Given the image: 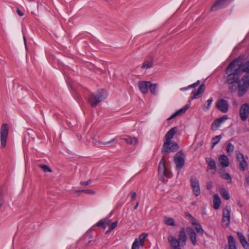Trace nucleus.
<instances>
[{
	"mask_svg": "<svg viewBox=\"0 0 249 249\" xmlns=\"http://www.w3.org/2000/svg\"><path fill=\"white\" fill-rule=\"evenodd\" d=\"M237 234L243 247L245 249H249V244L247 241L243 234L240 232H237Z\"/></svg>",
	"mask_w": 249,
	"mask_h": 249,
	"instance_id": "obj_21",
	"label": "nucleus"
},
{
	"mask_svg": "<svg viewBox=\"0 0 249 249\" xmlns=\"http://www.w3.org/2000/svg\"><path fill=\"white\" fill-rule=\"evenodd\" d=\"M236 159L239 163V169L242 171H244L248 166V162L246 160L248 157L246 156L245 158L244 155L239 151H236Z\"/></svg>",
	"mask_w": 249,
	"mask_h": 249,
	"instance_id": "obj_4",
	"label": "nucleus"
},
{
	"mask_svg": "<svg viewBox=\"0 0 249 249\" xmlns=\"http://www.w3.org/2000/svg\"><path fill=\"white\" fill-rule=\"evenodd\" d=\"M236 61L231 62L225 70L224 84L228 85L231 92L238 91L239 97L243 96L249 88V74L242 75V73L235 65Z\"/></svg>",
	"mask_w": 249,
	"mask_h": 249,
	"instance_id": "obj_1",
	"label": "nucleus"
},
{
	"mask_svg": "<svg viewBox=\"0 0 249 249\" xmlns=\"http://www.w3.org/2000/svg\"><path fill=\"white\" fill-rule=\"evenodd\" d=\"M240 117L243 121L247 120L249 114V105L247 103L243 104L240 108Z\"/></svg>",
	"mask_w": 249,
	"mask_h": 249,
	"instance_id": "obj_10",
	"label": "nucleus"
},
{
	"mask_svg": "<svg viewBox=\"0 0 249 249\" xmlns=\"http://www.w3.org/2000/svg\"><path fill=\"white\" fill-rule=\"evenodd\" d=\"M177 116V115L176 113V112L173 113L168 119V120H171L172 119H173L174 118H175V117Z\"/></svg>",
	"mask_w": 249,
	"mask_h": 249,
	"instance_id": "obj_50",
	"label": "nucleus"
},
{
	"mask_svg": "<svg viewBox=\"0 0 249 249\" xmlns=\"http://www.w3.org/2000/svg\"><path fill=\"white\" fill-rule=\"evenodd\" d=\"M9 128L7 124H3L1 125L0 130V144L2 148L5 146L7 139L8 135Z\"/></svg>",
	"mask_w": 249,
	"mask_h": 249,
	"instance_id": "obj_5",
	"label": "nucleus"
},
{
	"mask_svg": "<svg viewBox=\"0 0 249 249\" xmlns=\"http://www.w3.org/2000/svg\"><path fill=\"white\" fill-rule=\"evenodd\" d=\"M225 249H237L236 241L232 236H228V245L225 247Z\"/></svg>",
	"mask_w": 249,
	"mask_h": 249,
	"instance_id": "obj_20",
	"label": "nucleus"
},
{
	"mask_svg": "<svg viewBox=\"0 0 249 249\" xmlns=\"http://www.w3.org/2000/svg\"><path fill=\"white\" fill-rule=\"evenodd\" d=\"M17 12L18 15L20 17H22L23 16L24 14L23 12H22L18 8L17 9Z\"/></svg>",
	"mask_w": 249,
	"mask_h": 249,
	"instance_id": "obj_48",
	"label": "nucleus"
},
{
	"mask_svg": "<svg viewBox=\"0 0 249 249\" xmlns=\"http://www.w3.org/2000/svg\"><path fill=\"white\" fill-rule=\"evenodd\" d=\"M228 118L227 115H223L220 118H219L215 120L212 124V129L213 130H216L218 127L220 126L221 124L223 123L225 121L227 120Z\"/></svg>",
	"mask_w": 249,
	"mask_h": 249,
	"instance_id": "obj_15",
	"label": "nucleus"
},
{
	"mask_svg": "<svg viewBox=\"0 0 249 249\" xmlns=\"http://www.w3.org/2000/svg\"><path fill=\"white\" fill-rule=\"evenodd\" d=\"M104 221L105 223V226H106V225H107L108 227H109V225H110L111 223V220L108 219H104Z\"/></svg>",
	"mask_w": 249,
	"mask_h": 249,
	"instance_id": "obj_45",
	"label": "nucleus"
},
{
	"mask_svg": "<svg viewBox=\"0 0 249 249\" xmlns=\"http://www.w3.org/2000/svg\"><path fill=\"white\" fill-rule=\"evenodd\" d=\"M178 130L177 127L171 128L165 136V141L173 142L171 139L173 138Z\"/></svg>",
	"mask_w": 249,
	"mask_h": 249,
	"instance_id": "obj_18",
	"label": "nucleus"
},
{
	"mask_svg": "<svg viewBox=\"0 0 249 249\" xmlns=\"http://www.w3.org/2000/svg\"><path fill=\"white\" fill-rule=\"evenodd\" d=\"M137 196V194L136 192H133L131 194V201L134 200Z\"/></svg>",
	"mask_w": 249,
	"mask_h": 249,
	"instance_id": "obj_46",
	"label": "nucleus"
},
{
	"mask_svg": "<svg viewBox=\"0 0 249 249\" xmlns=\"http://www.w3.org/2000/svg\"><path fill=\"white\" fill-rule=\"evenodd\" d=\"M233 61H236V63L235 65L237 66V68L239 70L240 72L242 73L243 72H245L247 73H249V61L243 63L241 61V59L240 57L238 58L234 59Z\"/></svg>",
	"mask_w": 249,
	"mask_h": 249,
	"instance_id": "obj_7",
	"label": "nucleus"
},
{
	"mask_svg": "<svg viewBox=\"0 0 249 249\" xmlns=\"http://www.w3.org/2000/svg\"><path fill=\"white\" fill-rule=\"evenodd\" d=\"M139 246H140V243L138 242V240L137 239H136L132 244L131 249H139Z\"/></svg>",
	"mask_w": 249,
	"mask_h": 249,
	"instance_id": "obj_39",
	"label": "nucleus"
},
{
	"mask_svg": "<svg viewBox=\"0 0 249 249\" xmlns=\"http://www.w3.org/2000/svg\"><path fill=\"white\" fill-rule=\"evenodd\" d=\"M216 107L222 112L226 113L228 111L229 106L226 100L221 99L217 101Z\"/></svg>",
	"mask_w": 249,
	"mask_h": 249,
	"instance_id": "obj_12",
	"label": "nucleus"
},
{
	"mask_svg": "<svg viewBox=\"0 0 249 249\" xmlns=\"http://www.w3.org/2000/svg\"><path fill=\"white\" fill-rule=\"evenodd\" d=\"M150 82L149 81H141L138 84L140 90L143 94H146L148 92V89Z\"/></svg>",
	"mask_w": 249,
	"mask_h": 249,
	"instance_id": "obj_16",
	"label": "nucleus"
},
{
	"mask_svg": "<svg viewBox=\"0 0 249 249\" xmlns=\"http://www.w3.org/2000/svg\"><path fill=\"white\" fill-rule=\"evenodd\" d=\"M23 38H24V41L25 44L26 45V41L25 37L24 36H23Z\"/></svg>",
	"mask_w": 249,
	"mask_h": 249,
	"instance_id": "obj_56",
	"label": "nucleus"
},
{
	"mask_svg": "<svg viewBox=\"0 0 249 249\" xmlns=\"http://www.w3.org/2000/svg\"><path fill=\"white\" fill-rule=\"evenodd\" d=\"M189 86L187 87H184V88H182L180 89V90L181 91H185V90H188V89H189Z\"/></svg>",
	"mask_w": 249,
	"mask_h": 249,
	"instance_id": "obj_51",
	"label": "nucleus"
},
{
	"mask_svg": "<svg viewBox=\"0 0 249 249\" xmlns=\"http://www.w3.org/2000/svg\"><path fill=\"white\" fill-rule=\"evenodd\" d=\"M96 226L98 227H102L104 229H106L105 223L104 221V219H102L99 221L97 224Z\"/></svg>",
	"mask_w": 249,
	"mask_h": 249,
	"instance_id": "obj_40",
	"label": "nucleus"
},
{
	"mask_svg": "<svg viewBox=\"0 0 249 249\" xmlns=\"http://www.w3.org/2000/svg\"><path fill=\"white\" fill-rule=\"evenodd\" d=\"M213 101V98L211 97L210 99H209L207 101V105L204 104L203 106V109L205 110H209L211 105H212Z\"/></svg>",
	"mask_w": 249,
	"mask_h": 249,
	"instance_id": "obj_30",
	"label": "nucleus"
},
{
	"mask_svg": "<svg viewBox=\"0 0 249 249\" xmlns=\"http://www.w3.org/2000/svg\"><path fill=\"white\" fill-rule=\"evenodd\" d=\"M179 149V146L175 142L165 141L161 148V153L166 155L170 152H174Z\"/></svg>",
	"mask_w": 249,
	"mask_h": 249,
	"instance_id": "obj_2",
	"label": "nucleus"
},
{
	"mask_svg": "<svg viewBox=\"0 0 249 249\" xmlns=\"http://www.w3.org/2000/svg\"><path fill=\"white\" fill-rule=\"evenodd\" d=\"M118 221H115L112 223H110L109 225V228H110V231H112L114 230L117 226Z\"/></svg>",
	"mask_w": 249,
	"mask_h": 249,
	"instance_id": "obj_42",
	"label": "nucleus"
},
{
	"mask_svg": "<svg viewBox=\"0 0 249 249\" xmlns=\"http://www.w3.org/2000/svg\"><path fill=\"white\" fill-rule=\"evenodd\" d=\"M182 156V152L180 151L177 152L174 156V162L176 165V168L178 170L182 168L184 165V159Z\"/></svg>",
	"mask_w": 249,
	"mask_h": 249,
	"instance_id": "obj_8",
	"label": "nucleus"
},
{
	"mask_svg": "<svg viewBox=\"0 0 249 249\" xmlns=\"http://www.w3.org/2000/svg\"><path fill=\"white\" fill-rule=\"evenodd\" d=\"M91 182V180H89L88 181H81L80 182V184L82 185H84V186H87V185H88Z\"/></svg>",
	"mask_w": 249,
	"mask_h": 249,
	"instance_id": "obj_44",
	"label": "nucleus"
},
{
	"mask_svg": "<svg viewBox=\"0 0 249 249\" xmlns=\"http://www.w3.org/2000/svg\"><path fill=\"white\" fill-rule=\"evenodd\" d=\"M222 177L226 179L227 180L231 181V178L230 175V174L228 173H224L222 174Z\"/></svg>",
	"mask_w": 249,
	"mask_h": 249,
	"instance_id": "obj_41",
	"label": "nucleus"
},
{
	"mask_svg": "<svg viewBox=\"0 0 249 249\" xmlns=\"http://www.w3.org/2000/svg\"><path fill=\"white\" fill-rule=\"evenodd\" d=\"M111 231H110V228H109V229H108L107 231H106V234H108V233H109Z\"/></svg>",
	"mask_w": 249,
	"mask_h": 249,
	"instance_id": "obj_55",
	"label": "nucleus"
},
{
	"mask_svg": "<svg viewBox=\"0 0 249 249\" xmlns=\"http://www.w3.org/2000/svg\"><path fill=\"white\" fill-rule=\"evenodd\" d=\"M194 225H196L195 229L198 233H200L201 234H203V230L201 226L197 223H193Z\"/></svg>",
	"mask_w": 249,
	"mask_h": 249,
	"instance_id": "obj_34",
	"label": "nucleus"
},
{
	"mask_svg": "<svg viewBox=\"0 0 249 249\" xmlns=\"http://www.w3.org/2000/svg\"><path fill=\"white\" fill-rule=\"evenodd\" d=\"M153 65V62L152 60L145 61L142 66V68L143 69H147L151 68Z\"/></svg>",
	"mask_w": 249,
	"mask_h": 249,
	"instance_id": "obj_28",
	"label": "nucleus"
},
{
	"mask_svg": "<svg viewBox=\"0 0 249 249\" xmlns=\"http://www.w3.org/2000/svg\"><path fill=\"white\" fill-rule=\"evenodd\" d=\"M158 87V85L157 84H152L150 82V84H149V86L148 87V89H149L150 93L155 95L157 94V88Z\"/></svg>",
	"mask_w": 249,
	"mask_h": 249,
	"instance_id": "obj_27",
	"label": "nucleus"
},
{
	"mask_svg": "<svg viewBox=\"0 0 249 249\" xmlns=\"http://www.w3.org/2000/svg\"><path fill=\"white\" fill-rule=\"evenodd\" d=\"M139 202H137L136 205L134 207V210H136L139 206Z\"/></svg>",
	"mask_w": 249,
	"mask_h": 249,
	"instance_id": "obj_54",
	"label": "nucleus"
},
{
	"mask_svg": "<svg viewBox=\"0 0 249 249\" xmlns=\"http://www.w3.org/2000/svg\"><path fill=\"white\" fill-rule=\"evenodd\" d=\"M123 140L128 144L136 145L138 143V140L136 137L126 136L123 138Z\"/></svg>",
	"mask_w": 249,
	"mask_h": 249,
	"instance_id": "obj_24",
	"label": "nucleus"
},
{
	"mask_svg": "<svg viewBox=\"0 0 249 249\" xmlns=\"http://www.w3.org/2000/svg\"><path fill=\"white\" fill-rule=\"evenodd\" d=\"M147 234L143 233L142 234H141L139 237L140 243L142 246H143L144 241L145 238L147 237Z\"/></svg>",
	"mask_w": 249,
	"mask_h": 249,
	"instance_id": "obj_37",
	"label": "nucleus"
},
{
	"mask_svg": "<svg viewBox=\"0 0 249 249\" xmlns=\"http://www.w3.org/2000/svg\"><path fill=\"white\" fill-rule=\"evenodd\" d=\"M78 192H84L86 194H89V195H94L95 194V192L92 190L90 189H87V190H79Z\"/></svg>",
	"mask_w": 249,
	"mask_h": 249,
	"instance_id": "obj_38",
	"label": "nucleus"
},
{
	"mask_svg": "<svg viewBox=\"0 0 249 249\" xmlns=\"http://www.w3.org/2000/svg\"><path fill=\"white\" fill-rule=\"evenodd\" d=\"M185 215H186V216H188V217H190V218H192V217H193V216L191 215V214H190V213H188V212H186V213H185Z\"/></svg>",
	"mask_w": 249,
	"mask_h": 249,
	"instance_id": "obj_53",
	"label": "nucleus"
},
{
	"mask_svg": "<svg viewBox=\"0 0 249 249\" xmlns=\"http://www.w3.org/2000/svg\"><path fill=\"white\" fill-rule=\"evenodd\" d=\"M232 0H216L210 9L211 11H217L228 5Z\"/></svg>",
	"mask_w": 249,
	"mask_h": 249,
	"instance_id": "obj_6",
	"label": "nucleus"
},
{
	"mask_svg": "<svg viewBox=\"0 0 249 249\" xmlns=\"http://www.w3.org/2000/svg\"><path fill=\"white\" fill-rule=\"evenodd\" d=\"M212 187V184L211 183H207V189L209 190Z\"/></svg>",
	"mask_w": 249,
	"mask_h": 249,
	"instance_id": "obj_52",
	"label": "nucleus"
},
{
	"mask_svg": "<svg viewBox=\"0 0 249 249\" xmlns=\"http://www.w3.org/2000/svg\"><path fill=\"white\" fill-rule=\"evenodd\" d=\"M231 219L230 209L226 207L223 210V217L222 219L223 226L228 227L230 225Z\"/></svg>",
	"mask_w": 249,
	"mask_h": 249,
	"instance_id": "obj_9",
	"label": "nucleus"
},
{
	"mask_svg": "<svg viewBox=\"0 0 249 249\" xmlns=\"http://www.w3.org/2000/svg\"><path fill=\"white\" fill-rule=\"evenodd\" d=\"M178 239L180 241L182 246H183L185 245L187 241V236L186 234L185 229L184 228H182L181 229L178 236Z\"/></svg>",
	"mask_w": 249,
	"mask_h": 249,
	"instance_id": "obj_17",
	"label": "nucleus"
},
{
	"mask_svg": "<svg viewBox=\"0 0 249 249\" xmlns=\"http://www.w3.org/2000/svg\"><path fill=\"white\" fill-rule=\"evenodd\" d=\"M199 84H200V81L197 80L196 83L189 85V88H195V87H197V86H198L199 85Z\"/></svg>",
	"mask_w": 249,
	"mask_h": 249,
	"instance_id": "obj_43",
	"label": "nucleus"
},
{
	"mask_svg": "<svg viewBox=\"0 0 249 249\" xmlns=\"http://www.w3.org/2000/svg\"><path fill=\"white\" fill-rule=\"evenodd\" d=\"M221 139V137L220 135H218L215 137H214L212 139V142H213V148L216 144H217L220 141Z\"/></svg>",
	"mask_w": 249,
	"mask_h": 249,
	"instance_id": "obj_31",
	"label": "nucleus"
},
{
	"mask_svg": "<svg viewBox=\"0 0 249 249\" xmlns=\"http://www.w3.org/2000/svg\"><path fill=\"white\" fill-rule=\"evenodd\" d=\"M168 241L172 249H181L180 241L173 236L169 235L168 237Z\"/></svg>",
	"mask_w": 249,
	"mask_h": 249,
	"instance_id": "obj_14",
	"label": "nucleus"
},
{
	"mask_svg": "<svg viewBox=\"0 0 249 249\" xmlns=\"http://www.w3.org/2000/svg\"><path fill=\"white\" fill-rule=\"evenodd\" d=\"M187 231L189 233L190 239L193 244L195 246L196 243V233L193 228L188 227L187 228Z\"/></svg>",
	"mask_w": 249,
	"mask_h": 249,
	"instance_id": "obj_19",
	"label": "nucleus"
},
{
	"mask_svg": "<svg viewBox=\"0 0 249 249\" xmlns=\"http://www.w3.org/2000/svg\"><path fill=\"white\" fill-rule=\"evenodd\" d=\"M221 204V199L217 194H215L213 199V207L214 209L217 210L219 208Z\"/></svg>",
	"mask_w": 249,
	"mask_h": 249,
	"instance_id": "obj_26",
	"label": "nucleus"
},
{
	"mask_svg": "<svg viewBox=\"0 0 249 249\" xmlns=\"http://www.w3.org/2000/svg\"><path fill=\"white\" fill-rule=\"evenodd\" d=\"M114 141V139H112L111 141H109V142H99L100 143L102 144H108L111 142H113Z\"/></svg>",
	"mask_w": 249,
	"mask_h": 249,
	"instance_id": "obj_49",
	"label": "nucleus"
},
{
	"mask_svg": "<svg viewBox=\"0 0 249 249\" xmlns=\"http://www.w3.org/2000/svg\"><path fill=\"white\" fill-rule=\"evenodd\" d=\"M206 161L208 164L207 170L216 169L215 162L213 159L211 158H206Z\"/></svg>",
	"mask_w": 249,
	"mask_h": 249,
	"instance_id": "obj_23",
	"label": "nucleus"
},
{
	"mask_svg": "<svg viewBox=\"0 0 249 249\" xmlns=\"http://www.w3.org/2000/svg\"><path fill=\"white\" fill-rule=\"evenodd\" d=\"M234 149V147L231 143H229L228 144L227 147H226V150L228 153L233 152Z\"/></svg>",
	"mask_w": 249,
	"mask_h": 249,
	"instance_id": "obj_36",
	"label": "nucleus"
},
{
	"mask_svg": "<svg viewBox=\"0 0 249 249\" xmlns=\"http://www.w3.org/2000/svg\"><path fill=\"white\" fill-rule=\"evenodd\" d=\"M165 223L168 226H175V222L172 218H166L164 220Z\"/></svg>",
	"mask_w": 249,
	"mask_h": 249,
	"instance_id": "obj_33",
	"label": "nucleus"
},
{
	"mask_svg": "<svg viewBox=\"0 0 249 249\" xmlns=\"http://www.w3.org/2000/svg\"><path fill=\"white\" fill-rule=\"evenodd\" d=\"M205 89V86L204 84H202L198 88L196 92H195V91H193L192 94L194 93L192 99H197L200 96L199 95L204 92Z\"/></svg>",
	"mask_w": 249,
	"mask_h": 249,
	"instance_id": "obj_25",
	"label": "nucleus"
},
{
	"mask_svg": "<svg viewBox=\"0 0 249 249\" xmlns=\"http://www.w3.org/2000/svg\"><path fill=\"white\" fill-rule=\"evenodd\" d=\"M219 161L223 167H228L230 164L228 158L225 155H221L219 157Z\"/></svg>",
	"mask_w": 249,
	"mask_h": 249,
	"instance_id": "obj_22",
	"label": "nucleus"
},
{
	"mask_svg": "<svg viewBox=\"0 0 249 249\" xmlns=\"http://www.w3.org/2000/svg\"><path fill=\"white\" fill-rule=\"evenodd\" d=\"M248 235H249V234H248Z\"/></svg>",
	"mask_w": 249,
	"mask_h": 249,
	"instance_id": "obj_57",
	"label": "nucleus"
},
{
	"mask_svg": "<svg viewBox=\"0 0 249 249\" xmlns=\"http://www.w3.org/2000/svg\"><path fill=\"white\" fill-rule=\"evenodd\" d=\"M38 167L40 168L44 172H52V170L49 167L46 165L39 164Z\"/></svg>",
	"mask_w": 249,
	"mask_h": 249,
	"instance_id": "obj_32",
	"label": "nucleus"
},
{
	"mask_svg": "<svg viewBox=\"0 0 249 249\" xmlns=\"http://www.w3.org/2000/svg\"><path fill=\"white\" fill-rule=\"evenodd\" d=\"M244 184L247 186L249 185V174L246 177V182Z\"/></svg>",
	"mask_w": 249,
	"mask_h": 249,
	"instance_id": "obj_47",
	"label": "nucleus"
},
{
	"mask_svg": "<svg viewBox=\"0 0 249 249\" xmlns=\"http://www.w3.org/2000/svg\"><path fill=\"white\" fill-rule=\"evenodd\" d=\"M164 158L165 156H163L159 163L158 167L159 175L162 178L165 177H167L168 174V172L166 170L165 168Z\"/></svg>",
	"mask_w": 249,
	"mask_h": 249,
	"instance_id": "obj_11",
	"label": "nucleus"
},
{
	"mask_svg": "<svg viewBox=\"0 0 249 249\" xmlns=\"http://www.w3.org/2000/svg\"><path fill=\"white\" fill-rule=\"evenodd\" d=\"M220 194L226 200L230 199V196L228 192L224 188H222L220 191Z\"/></svg>",
	"mask_w": 249,
	"mask_h": 249,
	"instance_id": "obj_29",
	"label": "nucleus"
},
{
	"mask_svg": "<svg viewBox=\"0 0 249 249\" xmlns=\"http://www.w3.org/2000/svg\"><path fill=\"white\" fill-rule=\"evenodd\" d=\"M103 89L98 91L96 93H91L88 102L92 107H95L103 100Z\"/></svg>",
	"mask_w": 249,
	"mask_h": 249,
	"instance_id": "obj_3",
	"label": "nucleus"
},
{
	"mask_svg": "<svg viewBox=\"0 0 249 249\" xmlns=\"http://www.w3.org/2000/svg\"><path fill=\"white\" fill-rule=\"evenodd\" d=\"M191 187L196 196H198L200 193L198 180L196 178H191L190 179Z\"/></svg>",
	"mask_w": 249,
	"mask_h": 249,
	"instance_id": "obj_13",
	"label": "nucleus"
},
{
	"mask_svg": "<svg viewBox=\"0 0 249 249\" xmlns=\"http://www.w3.org/2000/svg\"><path fill=\"white\" fill-rule=\"evenodd\" d=\"M188 108H189V107L188 106H185L182 108H180L176 112V113L177 116L180 115L184 113L186 111V110L188 109Z\"/></svg>",
	"mask_w": 249,
	"mask_h": 249,
	"instance_id": "obj_35",
	"label": "nucleus"
}]
</instances>
